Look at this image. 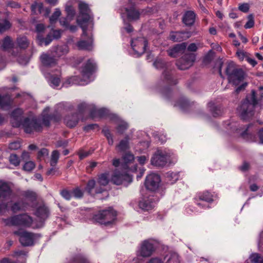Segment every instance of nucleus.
Masks as SVG:
<instances>
[{"label": "nucleus", "mask_w": 263, "mask_h": 263, "mask_svg": "<svg viewBox=\"0 0 263 263\" xmlns=\"http://www.w3.org/2000/svg\"><path fill=\"white\" fill-rule=\"evenodd\" d=\"M29 208V203L25 200H21L14 202L11 206V210L13 213H15L21 211H25Z\"/></svg>", "instance_id": "20"}, {"label": "nucleus", "mask_w": 263, "mask_h": 263, "mask_svg": "<svg viewBox=\"0 0 263 263\" xmlns=\"http://www.w3.org/2000/svg\"><path fill=\"white\" fill-rule=\"evenodd\" d=\"M31 12L33 14H41L44 10L43 4L42 3H33L31 6Z\"/></svg>", "instance_id": "31"}, {"label": "nucleus", "mask_w": 263, "mask_h": 263, "mask_svg": "<svg viewBox=\"0 0 263 263\" xmlns=\"http://www.w3.org/2000/svg\"><path fill=\"white\" fill-rule=\"evenodd\" d=\"M252 263H263V256L258 253H253L250 256Z\"/></svg>", "instance_id": "45"}, {"label": "nucleus", "mask_w": 263, "mask_h": 263, "mask_svg": "<svg viewBox=\"0 0 263 263\" xmlns=\"http://www.w3.org/2000/svg\"><path fill=\"white\" fill-rule=\"evenodd\" d=\"M69 263H90L84 257L78 255L73 257Z\"/></svg>", "instance_id": "44"}, {"label": "nucleus", "mask_w": 263, "mask_h": 263, "mask_svg": "<svg viewBox=\"0 0 263 263\" xmlns=\"http://www.w3.org/2000/svg\"><path fill=\"white\" fill-rule=\"evenodd\" d=\"M195 14L192 11H187L183 15L182 21L186 26H192L195 22Z\"/></svg>", "instance_id": "28"}, {"label": "nucleus", "mask_w": 263, "mask_h": 263, "mask_svg": "<svg viewBox=\"0 0 263 263\" xmlns=\"http://www.w3.org/2000/svg\"><path fill=\"white\" fill-rule=\"evenodd\" d=\"M154 251V245L148 240H144L141 245L140 254L144 257L150 256Z\"/></svg>", "instance_id": "16"}, {"label": "nucleus", "mask_w": 263, "mask_h": 263, "mask_svg": "<svg viewBox=\"0 0 263 263\" xmlns=\"http://www.w3.org/2000/svg\"><path fill=\"white\" fill-rule=\"evenodd\" d=\"M131 46L135 53L140 55L145 51L147 41L143 37H138L132 40Z\"/></svg>", "instance_id": "12"}, {"label": "nucleus", "mask_w": 263, "mask_h": 263, "mask_svg": "<svg viewBox=\"0 0 263 263\" xmlns=\"http://www.w3.org/2000/svg\"><path fill=\"white\" fill-rule=\"evenodd\" d=\"M181 58L187 62V67H191L195 60V55L194 53H188L183 55Z\"/></svg>", "instance_id": "40"}, {"label": "nucleus", "mask_w": 263, "mask_h": 263, "mask_svg": "<svg viewBox=\"0 0 263 263\" xmlns=\"http://www.w3.org/2000/svg\"><path fill=\"white\" fill-rule=\"evenodd\" d=\"M127 13L128 17L130 20H136L139 17V12L134 9L127 10Z\"/></svg>", "instance_id": "48"}, {"label": "nucleus", "mask_w": 263, "mask_h": 263, "mask_svg": "<svg viewBox=\"0 0 263 263\" xmlns=\"http://www.w3.org/2000/svg\"><path fill=\"white\" fill-rule=\"evenodd\" d=\"M123 159L125 163L124 170L122 173H116V185L124 184L126 186V183L132 181V178L127 173L128 167L126 164L132 162L134 159V156L132 154L126 153L123 156Z\"/></svg>", "instance_id": "6"}, {"label": "nucleus", "mask_w": 263, "mask_h": 263, "mask_svg": "<svg viewBox=\"0 0 263 263\" xmlns=\"http://www.w3.org/2000/svg\"><path fill=\"white\" fill-rule=\"evenodd\" d=\"M37 39L39 41L40 44L44 43L45 46L48 45L53 40L51 32L48 33L45 37H44L42 34L37 35Z\"/></svg>", "instance_id": "34"}, {"label": "nucleus", "mask_w": 263, "mask_h": 263, "mask_svg": "<svg viewBox=\"0 0 263 263\" xmlns=\"http://www.w3.org/2000/svg\"><path fill=\"white\" fill-rule=\"evenodd\" d=\"M35 167V164L32 161L26 162L23 167V170L27 172L31 171Z\"/></svg>", "instance_id": "56"}, {"label": "nucleus", "mask_w": 263, "mask_h": 263, "mask_svg": "<svg viewBox=\"0 0 263 263\" xmlns=\"http://www.w3.org/2000/svg\"><path fill=\"white\" fill-rule=\"evenodd\" d=\"M40 61L44 67H50L57 64V60L54 57L46 53H42L40 57Z\"/></svg>", "instance_id": "19"}, {"label": "nucleus", "mask_w": 263, "mask_h": 263, "mask_svg": "<svg viewBox=\"0 0 263 263\" xmlns=\"http://www.w3.org/2000/svg\"><path fill=\"white\" fill-rule=\"evenodd\" d=\"M192 35L190 31L172 32L170 35V39L174 42H181L185 40Z\"/></svg>", "instance_id": "18"}, {"label": "nucleus", "mask_w": 263, "mask_h": 263, "mask_svg": "<svg viewBox=\"0 0 263 263\" xmlns=\"http://www.w3.org/2000/svg\"><path fill=\"white\" fill-rule=\"evenodd\" d=\"M162 78L166 83L170 85H175L177 83V81L173 78L171 71L168 69H165L164 71Z\"/></svg>", "instance_id": "29"}, {"label": "nucleus", "mask_w": 263, "mask_h": 263, "mask_svg": "<svg viewBox=\"0 0 263 263\" xmlns=\"http://www.w3.org/2000/svg\"><path fill=\"white\" fill-rule=\"evenodd\" d=\"M13 234L18 236L19 241L24 247L31 246L33 245L34 234L22 229L15 231Z\"/></svg>", "instance_id": "9"}, {"label": "nucleus", "mask_w": 263, "mask_h": 263, "mask_svg": "<svg viewBox=\"0 0 263 263\" xmlns=\"http://www.w3.org/2000/svg\"><path fill=\"white\" fill-rule=\"evenodd\" d=\"M61 15V12L60 9L59 8H56L55 11L49 17L50 24H52L55 23L57 21V20H58L59 17Z\"/></svg>", "instance_id": "47"}, {"label": "nucleus", "mask_w": 263, "mask_h": 263, "mask_svg": "<svg viewBox=\"0 0 263 263\" xmlns=\"http://www.w3.org/2000/svg\"><path fill=\"white\" fill-rule=\"evenodd\" d=\"M155 203L153 199L151 197L144 198L140 200L139 203V206L143 211H149L153 209Z\"/></svg>", "instance_id": "25"}, {"label": "nucleus", "mask_w": 263, "mask_h": 263, "mask_svg": "<svg viewBox=\"0 0 263 263\" xmlns=\"http://www.w3.org/2000/svg\"><path fill=\"white\" fill-rule=\"evenodd\" d=\"M79 15L77 19V22L83 29L86 31L87 26L83 25L87 24L89 21L93 19V15L88 4L84 2H80L78 4Z\"/></svg>", "instance_id": "4"}, {"label": "nucleus", "mask_w": 263, "mask_h": 263, "mask_svg": "<svg viewBox=\"0 0 263 263\" xmlns=\"http://www.w3.org/2000/svg\"><path fill=\"white\" fill-rule=\"evenodd\" d=\"M102 132L103 133L104 136L107 138L108 144L109 145H112L114 143V140L109 130L107 128H104L102 129Z\"/></svg>", "instance_id": "50"}, {"label": "nucleus", "mask_w": 263, "mask_h": 263, "mask_svg": "<svg viewBox=\"0 0 263 263\" xmlns=\"http://www.w3.org/2000/svg\"><path fill=\"white\" fill-rule=\"evenodd\" d=\"M12 27V24L7 19H4L0 22V33H3Z\"/></svg>", "instance_id": "37"}, {"label": "nucleus", "mask_w": 263, "mask_h": 263, "mask_svg": "<svg viewBox=\"0 0 263 263\" xmlns=\"http://www.w3.org/2000/svg\"><path fill=\"white\" fill-rule=\"evenodd\" d=\"M154 66L157 69H161L165 67V62L161 59H157L153 63Z\"/></svg>", "instance_id": "55"}, {"label": "nucleus", "mask_w": 263, "mask_h": 263, "mask_svg": "<svg viewBox=\"0 0 263 263\" xmlns=\"http://www.w3.org/2000/svg\"><path fill=\"white\" fill-rule=\"evenodd\" d=\"M65 11L66 13V17H67L69 21L73 20L76 15V10L71 5H67L65 6Z\"/></svg>", "instance_id": "36"}, {"label": "nucleus", "mask_w": 263, "mask_h": 263, "mask_svg": "<svg viewBox=\"0 0 263 263\" xmlns=\"http://www.w3.org/2000/svg\"><path fill=\"white\" fill-rule=\"evenodd\" d=\"M98 66L92 59H88L83 64L80 69V73L84 78L89 79L97 71Z\"/></svg>", "instance_id": "7"}, {"label": "nucleus", "mask_w": 263, "mask_h": 263, "mask_svg": "<svg viewBox=\"0 0 263 263\" xmlns=\"http://www.w3.org/2000/svg\"><path fill=\"white\" fill-rule=\"evenodd\" d=\"M88 108V105L85 103H80L78 105V114L79 116H83Z\"/></svg>", "instance_id": "53"}, {"label": "nucleus", "mask_w": 263, "mask_h": 263, "mask_svg": "<svg viewBox=\"0 0 263 263\" xmlns=\"http://www.w3.org/2000/svg\"><path fill=\"white\" fill-rule=\"evenodd\" d=\"M77 45L79 49L89 50L91 46V44L85 40L79 41Z\"/></svg>", "instance_id": "41"}, {"label": "nucleus", "mask_w": 263, "mask_h": 263, "mask_svg": "<svg viewBox=\"0 0 263 263\" xmlns=\"http://www.w3.org/2000/svg\"><path fill=\"white\" fill-rule=\"evenodd\" d=\"M186 61L183 60L182 58H181L179 61H177L176 65L179 69L180 70H185L189 68L190 67H187Z\"/></svg>", "instance_id": "58"}, {"label": "nucleus", "mask_w": 263, "mask_h": 263, "mask_svg": "<svg viewBox=\"0 0 263 263\" xmlns=\"http://www.w3.org/2000/svg\"><path fill=\"white\" fill-rule=\"evenodd\" d=\"M257 103L255 91L253 90L251 94L247 96L238 108V111L243 120H246L253 115L254 107Z\"/></svg>", "instance_id": "1"}, {"label": "nucleus", "mask_w": 263, "mask_h": 263, "mask_svg": "<svg viewBox=\"0 0 263 263\" xmlns=\"http://www.w3.org/2000/svg\"><path fill=\"white\" fill-rule=\"evenodd\" d=\"M248 54V53L242 50H238L236 52V55L240 61H243L245 59L246 60Z\"/></svg>", "instance_id": "62"}, {"label": "nucleus", "mask_w": 263, "mask_h": 263, "mask_svg": "<svg viewBox=\"0 0 263 263\" xmlns=\"http://www.w3.org/2000/svg\"><path fill=\"white\" fill-rule=\"evenodd\" d=\"M208 106L214 117H217L221 114L220 107L216 106L213 102H210Z\"/></svg>", "instance_id": "39"}, {"label": "nucleus", "mask_w": 263, "mask_h": 263, "mask_svg": "<svg viewBox=\"0 0 263 263\" xmlns=\"http://www.w3.org/2000/svg\"><path fill=\"white\" fill-rule=\"evenodd\" d=\"M129 127L128 123L121 118L116 116V130L120 133H123Z\"/></svg>", "instance_id": "26"}, {"label": "nucleus", "mask_w": 263, "mask_h": 263, "mask_svg": "<svg viewBox=\"0 0 263 263\" xmlns=\"http://www.w3.org/2000/svg\"><path fill=\"white\" fill-rule=\"evenodd\" d=\"M248 21L245 25V27L246 29L251 28L254 25V16L253 14H250L248 16Z\"/></svg>", "instance_id": "57"}, {"label": "nucleus", "mask_w": 263, "mask_h": 263, "mask_svg": "<svg viewBox=\"0 0 263 263\" xmlns=\"http://www.w3.org/2000/svg\"><path fill=\"white\" fill-rule=\"evenodd\" d=\"M35 216L39 219L40 226H43L45 221L49 217L50 211L48 208L44 204L38 206L34 213Z\"/></svg>", "instance_id": "13"}, {"label": "nucleus", "mask_w": 263, "mask_h": 263, "mask_svg": "<svg viewBox=\"0 0 263 263\" xmlns=\"http://www.w3.org/2000/svg\"><path fill=\"white\" fill-rule=\"evenodd\" d=\"M170 158V155L165 151H157L151 159L152 165L156 166H164Z\"/></svg>", "instance_id": "10"}, {"label": "nucleus", "mask_w": 263, "mask_h": 263, "mask_svg": "<svg viewBox=\"0 0 263 263\" xmlns=\"http://www.w3.org/2000/svg\"><path fill=\"white\" fill-rule=\"evenodd\" d=\"M2 47L4 50H7L13 48V43L9 36H6L3 40Z\"/></svg>", "instance_id": "35"}, {"label": "nucleus", "mask_w": 263, "mask_h": 263, "mask_svg": "<svg viewBox=\"0 0 263 263\" xmlns=\"http://www.w3.org/2000/svg\"><path fill=\"white\" fill-rule=\"evenodd\" d=\"M105 190L102 186H97L96 181L94 179L89 180L84 188V191L91 196L102 193Z\"/></svg>", "instance_id": "14"}, {"label": "nucleus", "mask_w": 263, "mask_h": 263, "mask_svg": "<svg viewBox=\"0 0 263 263\" xmlns=\"http://www.w3.org/2000/svg\"><path fill=\"white\" fill-rule=\"evenodd\" d=\"M50 83L53 85L54 87H58L60 85L61 79L57 75H52L49 78Z\"/></svg>", "instance_id": "52"}, {"label": "nucleus", "mask_w": 263, "mask_h": 263, "mask_svg": "<svg viewBox=\"0 0 263 263\" xmlns=\"http://www.w3.org/2000/svg\"><path fill=\"white\" fill-rule=\"evenodd\" d=\"M23 111L17 108L13 110L11 114V123L14 127H20L23 122Z\"/></svg>", "instance_id": "15"}, {"label": "nucleus", "mask_w": 263, "mask_h": 263, "mask_svg": "<svg viewBox=\"0 0 263 263\" xmlns=\"http://www.w3.org/2000/svg\"><path fill=\"white\" fill-rule=\"evenodd\" d=\"M115 220V210L112 207L99 211L93 215L92 221L94 223L108 226Z\"/></svg>", "instance_id": "3"}, {"label": "nucleus", "mask_w": 263, "mask_h": 263, "mask_svg": "<svg viewBox=\"0 0 263 263\" xmlns=\"http://www.w3.org/2000/svg\"><path fill=\"white\" fill-rule=\"evenodd\" d=\"M109 114V110L105 108L100 109L92 108L90 111V116L92 118H105L107 117Z\"/></svg>", "instance_id": "23"}, {"label": "nucleus", "mask_w": 263, "mask_h": 263, "mask_svg": "<svg viewBox=\"0 0 263 263\" xmlns=\"http://www.w3.org/2000/svg\"><path fill=\"white\" fill-rule=\"evenodd\" d=\"M129 140L128 136H126L124 139L122 140L119 145L118 147L121 151H125L129 148Z\"/></svg>", "instance_id": "42"}, {"label": "nucleus", "mask_w": 263, "mask_h": 263, "mask_svg": "<svg viewBox=\"0 0 263 263\" xmlns=\"http://www.w3.org/2000/svg\"><path fill=\"white\" fill-rule=\"evenodd\" d=\"M80 119V116L77 112H74L69 115H67L64 119V121L66 125L69 128L75 127L78 123Z\"/></svg>", "instance_id": "21"}, {"label": "nucleus", "mask_w": 263, "mask_h": 263, "mask_svg": "<svg viewBox=\"0 0 263 263\" xmlns=\"http://www.w3.org/2000/svg\"><path fill=\"white\" fill-rule=\"evenodd\" d=\"M9 226H21L24 228H30L33 223V218L26 213L18 214L11 217L6 220Z\"/></svg>", "instance_id": "5"}, {"label": "nucleus", "mask_w": 263, "mask_h": 263, "mask_svg": "<svg viewBox=\"0 0 263 263\" xmlns=\"http://www.w3.org/2000/svg\"><path fill=\"white\" fill-rule=\"evenodd\" d=\"M59 22L60 25L66 29L71 21H69L67 17L66 16L65 17L61 18Z\"/></svg>", "instance_id": "63"}, {"label": "nucleus", "mask_w": 263, "mask_h": 263, "mask_svg": "<svg viewBox=\"0 0 263 263\" xmlns=\"http://www.w3.org/2000/svg\"><path fill=\"white\" fill-rule=\"evenodd\" d=\"M186 47V44L185 43L177 44L173 48L168 50V54L171 57H177L179 53H182L184 51Z\"/></svg>", "instance_id": "24"}, {"label": "nucleus", "mask_w": 263, "mask_h": 263, "mask_svg": "<svg viewBox=\"0 0 263 263\" xmlns=\"http://www.w3.org/2000/svg\"><path fill=\"white\" fill-rule=\"evenodd\" d=\"M199 200H202L206 202H212L213 201V195L208 191L200 193L197 195Z\"/></svg>", "instance_id": "30"}, {"label": "nucleus", "mask_w": 263, "mask_h": 263, "mask_svg": "<svg viewBox=\"0 0 263 263\" xmlns=\"http://www.w3.org/2000/svg\"><path fill=\"white\" fill-rule=\"evenodd\" d=\"M225 72L228 77L229 82L234 85H239L244 80L245 75L244 71L241 68H237L233 62L227 63Z\"/></svg>", "instance_id": "2"}, {"label": "nucleus", "mask_w": 263, "mask_h": 263, "mask_svg": "<svg viewBox=\"0 0 263 263\" xmlns=\"http://www.w3.org/2000/svg\"><path fill=\"white\" fill-rule=\"evenodd\" d=\"M12 190L8 183L0 180V199L5 200L9 198Z\"/></svg>", "instance_id": "17"}, {"label": "nucleus", "mask_w": 263, "mask_h": 263, "mask_svg": "<svg viewBox=\"0 0 263 263\" xmlns=\"http://www.w3.org/2000/svg\"><path fill=\"white\" fill-rule=\"evenodd\" d=\"M22 195L30 202L29 203L30 208H34L35 207L37 200V194L35 192L30 190H27L23 192Z\"/></svg>", "instance_id": "22"}, {"label": "nucleus", "mask_w": 263, "mask_h": 263, "mask_svg": "<svg viewBox=\"0 0 263 263\" xmlns=\"http://www.w3.org/2000/svg\"><path fill=\"white\" fill-rule=\"evenodd\" d=\"M99 125L97 124H89L83 127V130L86 133H89L90 130L95 128H98Z\"/></svg>", "instance_id": "60"}, {"label": "nucleus", "mask_w": 263, "mask_h": 263, "mask_svg": "<svg viewBox=\"0 0 263 263\" xmlns=\"http://www.w3.org/2000/svg\"><path fill=\"white\" fill-rule=\"evenodd\" d=\"M11 105V100L9 96L0 95V108L3 109Z\"/></svg>", "instance_id": "38"}, {"label": "nucleus", "mask_w": 263, "mask_h": 263, "mask_svg": "<svg viewBox=\"0 0 263 263\" xmlns=\"http://www.w3.org/2000/svg\"><path fill=\"white\" fill-rule=\"evenodd\" d=\"M60 195L66 200H70L72 197L71 191L66 189H63L61 191Z\"/></svg>", "instance_id": "51"}, {"label": "nucleus", "mask_w": 263, "mask_h": 263, "mask_svg": "<svg viewBox=\"0 0 263 263\" xmlns=\"http://www.w3.org/2000/svg\"><path fill=\"white\" fill-rule=\"evenodd\" d=\"M59 158V153L58 151L54 150L52 152L51 157V165H54L58 162Z\"/></svg>", "instance_id": "54"}, {"label": "nucleus", "mask_w": 263, "mask_h": 263, "mask_svg": "<svg viewBox=\"0 0 263 263\" xmlns=\"http://www.w3.org/2000/svg\"><path fill=\"white\" fill-rule=\"evenodd\" d=\"M51 119L49 114L44 115L42 117V123L46 127H49L50 125Z\"/></svg>", "instance_id": "61"}, {"label": "nucleus", "mask_w": 263, "mask_h": 263, "mask_svg": "<svg viewBox=\"0 0 263 263\" xmlns=\"http://www.w3.org/2000/svg\"><path fill=\"white\" fill-rule=\"evenodd\" d=\"M78 77L77 76H72L68 79L65 82V84L68 85H73L77 84L78 81Z\"/></svg>", "instance_id": "64"}, {"label": "nucleus", "mask_w": 263, "mask_h": 263, "mask_svg": "<svg viewBox=\"0 0 263 263\" xmlns=\"http://www.w3.org/2000/svg\"><path fill=\"white\" fill-rule=\"evenodd\" d=\"M17 45L21 49H26L29 45V42L25 36H18L16 40Z\"/></svg>", "instance_id": "33"}, {"label": "nucleus", "mask_w": 263, "mask_h": 263, "mask_svg": "<svg viewBox=\"0 0 263 263\" xmlns=\"http://www.w3.org/2000/svg\"><path fill=\"white\" fill-rule=\"evenodd\" d=\"M21 126L24 128V132L28 134H31L34 131L41 132L42 130L41 123L37 119L34 118L31 119L28 117L24 118Z\"/></svg>", "instance_id": "8"}, {"label": "nucleus", "mask_w": 263, "mask_h": 263, "mask_svg": "<svg viewBox=\"0 0 263 263\" xmlns=\"http://www.w3.org/2000/svg\"><path fill=\"white\" fill-rule=\"evenodd\" d=\"M49 115L51 120L54 122H59L61 120V116L58 112H54Z\"/></svg>", "instance_id": "59"}, {"label": "nucleus", "mask_w": 263, "mask_h": 263, "mask_svg": "<svg viewBox=\"0 0 263 263\" xmlns=\"http://www.w3.org/2000/svg\"><path fill=\"white\" fill-rule=\"evenodd\" d=\"M110 180V175L109 172L102 173L98 176L97 182L99 186L107 185Z\"/></svg>", "instance_id": "27"}, {"label": "nucleus", "mask_w": 263, "mask_h": 263, "mask_svg": "<svg viewBox=\"0 0 263 263\" xmlns=\"http://www.w3.org/2000/svg\"><path fill=\"white\" fill-rule=\"evenodd\" d=\"M68 51V47L66 46H58L53 51V56L58 58L66 54Z\"/></svg>", "instance_id": "32"}, {"label": "nucleus", "mask_w": 263, "mask_h": 263, "mask_svg": "<svg viewBox=\"0 0 263 263\" xmlns=\"http://www.w3.org/2000/svg\"><path fill=\"white\" fill-rule=\"evenodd\" d=\"M72 196L77 199H80L83 197V192L79 187L74 188L72 191Z\"/></svg>", "instance_id": "49"}, {"label": "nucleus", "mask_w": 263, "mask_h": 263, "mask_svg": "<svg viewBox=\"0 0 263 263\" xmlns=\"http://www.w3.org/2000/svg\"><path fill=\"white\" fill-rule=\"evenodd\" d=\"M175 106H179L182 109H186L190 106V103L187 99L182 98L176 102Z\"/></svg>", "instance_id": "46"}, {"label": "nucleus", "mask_w": 263, "mask_h": 263, "mask_svg": "<svg viewBox=\"0 0 263 263\" xmlns=\"http://www.w3.org/2000/svg\"><path fill=\"white\" fill-rule=\"evenodd\" d=\"M160 182V176L158 174L151 173L146 177L145 185L147 190L155 191L158 188Z\"/></svg>", "instance_id": "11"}, {"label": "nucleus", "mask_w": 263, "mask_h": 263, "mask_svg": "<svg viewBox=\"0 0 263 263\" xmlns=\"http://www.w3.org/2000/svg\"><path fill=\"white\" fill-rule=\"evenodd\" d=\"M9 161L11 164L14 166H17L20 164V159L18 156L15 154H12L9 157Z\"/></svg>", "instance_id": "43"}]
</instances>
